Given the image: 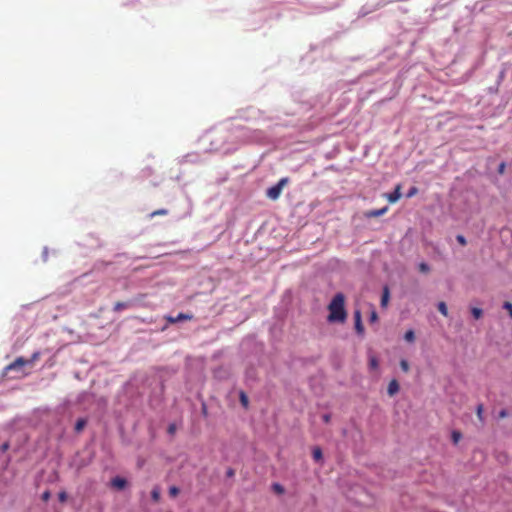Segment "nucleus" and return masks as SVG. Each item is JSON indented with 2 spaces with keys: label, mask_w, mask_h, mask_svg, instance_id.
Wrapping results in <instances>:
<instances>
[{
  "label": "nucleus",
  "mask_w": 512,
  "mask_h": 512,
  "mask_svg": "<svg viewBox=\"0 0 512 512\" xmlns=\"http://www.w3.org/2000/svg\"><path fill=\"white\" fill-rule=\"evenodd\" d=\"M312 455L313 459L317 462L320 461L323 457L322 450L319 447L313 449Z\"/></svg>",
  "instance_id": "12"
},
{
  "label": "nucleus",
  "mask_w": 512,
  "mask_h": 512,
  "mask_svg": "<svg viewBox=\"0 0 512 512\" xmlns=\"http://www.w3.org/2000/svg\"><path fill=\"white\" fill-rule=\"evenodd\" d=\"M354 319H355V329H356L357 333L358 334H363L364 333V327H363V324H362L361 312L359 310H356L354 312Z\"/></svg>",
  "instance_id": "6"
},
{
  "label": "nucleus",
  "mask_w": 512,
  "mask_h": 512,
  "mask_svg": "<svg viewBox=\"0 0 512 512\" xmlns=\"http://www.w3.org/2000/svg\"><path fill=\"white\" fill-rule=\"evenodd\" d=\"M389 299H390L389 287L384 286L383 291H382L381 303H380L382 308H386L388 306Z\"/></svg>",
  "instance_id": "8"
},
{
  "label": "nucleus",
  "mask_w": 512,
  "mask_h": 512,
  "mask_svg": "<svg viewBox=\"0 0 512 512\" xmlns=\"http://www.w3.org/2000/svg\"><path fill=\"white\" fill-rule=\"evenodd\" d=\"M49 498H50V493H49V491L44 492V493H43V495H42V499H43L44 501H47Z\"/></svg>",
  "instance_id": "35"
},
{
  "label": "nucleus",
  "mask_w": 512,
  "mask_h": 512,
  "mask_svg": "<svg viewBox=\"0 0 512 512\" xmlns=\"http://www.w3.org/2000/svg\"><path fill=\"white\" fill-rule=\"evenodd\" d=\"M390 203L397 202L401 197V185H397L392 193L385 194Z\"/></svg>",
  "instance_id": "5"
},
{
  "label": "nucleus",
  "mask_w": 512,
  "mask_h": 512,
  "mask_svg": "<svg viewBox=\"0 0 512 512\" xmlns=\"http://www.w3.org/2000/svg\"><path fill=\"white\" fill-rule=\"evenodd\" d=\"M404 339L407 342H413L415 340V333H414V331L413 330L406 331V333L404 335Z\"/></svg>",
  "instance_id": "16"
},
{
  "label": "nucleus",
  "mask_w": 512,
  "mask_h": 512,
  "mask_svg": "<svg viewBox=\"0 0 512 512\" xmlns=\"http://www.w3.org/2000/svg\"><path fill=\"white\" fill-rule=\"evenodd\" d=\"M240 402L241 404L244 406V407H247L248 406V397L247 395L244 393V392H241L240 393Z\"/></svg>",
  "instance_id": "20"
},
{
  "label": "nucleus",
  "mask_w": 512,
  "mask_h": 512,
  "mask_svg": "<svg viewBox=\"0 0 512 512\" xmlns=\"http://www.w3.org/2000/svg\"><path fill=\"white\" fill-rule=\"evenodd\" d=\"M27 363H28V360H25L23 357H18L17 359H15L14 362L10 363L5 369L7 371L17 370V369L22 368Z\"/></svg>",
  "instance_id": "4"
},
{
  "label": "nucleus",
  "mask_w": 512,
  "mask_h": 512,
  "mask_svg": "<svg viewBox=\"0 0 512 512\" xmlns=\"http://www.w3.org/2000/svg\"><path fill=\"white\" fill-rule=\"evenodd\" d=\"M457 241L459 242L460 245L462 246H465L466 245V239L463 235H457L456 237Z\"/></svg>",
  "instance_id": "27"
},
{
  "label": "nucleus",
  "mask_w": 512,
  "mask_h": 512,
  "mask_svg": "<svg viewBox=\"0 0 512 512\" xmlns=\"http://www.w3.org/2000/svg\"><path fill=\"white\" fill-rule=\"evenodd\" d=\"M345 304V297L342 293H337L332 301L330 302L328 306L329 310V316L328 321L329 322H344L347 313L344 307Z\"/></svg>",
  "instance_id": "1"
},
{
  "label": "nucleus",
  "mask_w": 512,
  "mask_h": 512,
  "mask_svg": "<svg viewBox=\"0 0 512 512\" xmlns=\"http://www.w3.org/2000/svg\"><path fill=\"white\" fill-rule=\"evenodd\" d=\"M127 307H128L127 303H125V302H117V303H115L113 310L115 312H119V311H121L123 309H126Z\"/></svg>",
  "instance_id": "17"
},
{
  "label": "nucleus",
  "mask_w": 512,
  "mask_h": 512,
  "mask_svg": "<svg viewBox=\"0 0 512 512\" xmlns=\"http://www.w3.org/2000/svg\"><path fill=\"white\" fill-rule=\"evenodd\" d=\"M163 214H167V210H165V209H160V210L154 211L153 213H151V216H155V215H163Z\"/></svg>",
  "instance_id": "29"
},
{
  "label": "nucleus",
  "mask_w": 512,
  "mask_h": 512,
  "mask_svg": "<svg viewBox=\"0 0 512 512\" xmlns=\"http://www.w3.org/2000/svg\"><path fill=\"white\" fill-rule=\"evenodd\" d=\"M175 431H176V426H175V424H170V425H169V427H168V432H169L170 434H174V433H175Z\"/></svg>",
  "instance_id": "31"
},
{
  "label": "nucleus",
  "mask_w": 512,
  "mask_h": 512,
  "mask_svg": "<svg viewBox=\"0 0 512 512\" xmlns=\"http://www.w3.org/2000/svg\"><path fill=\"white\" fill-rule=\"evenodd\" d=\"M399 389H400V386H399L398 381L396 379H392L388 384V388H387L388 395L391 397L394 396L395 394H397L399 392Z\"/></svg>",
  "instance_id": "7"
},
{
  "label": "nucleus",
  "mask_w": 512,
  "mask_h": 512,
  "mask_svg": "<svg viewBox=\"0 0 512 512\" xmlns=\"http://www.w3.org/2000/svg\"><path fill=\"white\" fill-rule=\"evenodd\" d=\"M287 183L288 178H281L277 184L267 189L266 196L271 200H277L280 197L282 190L287 185Z\"/></svg>",
  "instance_id": "2"
},
{
  "label": "nucleus",
  "mask_w": 512,
  "mask_h": 512,
  "mask_svg": "<svg viewBox=\"0 0 512 512\" xmlns=\"http://www.w3.org/2000/svg\"><path fill=\"white\" fill-rule=\"evenodd\" d=\"M234 474V471L232 469H230L228 472H227V475L228 476H232Z\"/></svg>",
  "instance_id": "39"
},
{
  "label": "nucleus",
  "mask_w": 512,
  "mask_h": 512,
  "mask_svg": "<svg viewBox=\"0 0 512 512\" xmlns=\"http://www.w3.org/2000/svg\"><path fill=\"white\" fill-rule=\"evenodd\" d=\"M378 320V315L376 313V311H372L371 314H370V322H376Z\"/></svg>",
  "instance_id": "28"
},
{
  "label": "nucleus",
  "mask_w": 512,
  "mask_h": 512,
  "mask_svg": "<svg viewBox=\"0 0 512 512\" xmlns=\"http://www.w3.org/2000/svg\"><path fill=\"white\" fill-rule=\"evenodd\" d=\"M151 496H152V499L154 501H158L159 498H160V491H159V489L158 488L153 489L152 492H151Z\"/></svg>",
  "instance_id": "24"
},
{
  "label": "nucleus",
  "mask_w": 512,
  "mask_h": 512,
  "mask_svg": "<svg viewBox=\"0 0 512 512\" xmlns=\"http://www.w3.org/2000/svg\"><path fill=\"white\" fill-rule=\"evenodd\" d=\"M400 367L404 372H408L410 369L409 363L404 359L400 361Z\"/></svg>",
  "instance_id": "23"
},
{
  "label": "nucleus",
  "mask_w": 512,
  "mask_h": 512,
  "mask_svg": "<svg viewBox=\"0 0 512 512\" xmlns=\"http://www.w3.org/2000/svg\"><path fill=\"white\" fill-rule=\"evenodd\" d=\"M378 360L375 356H371L370 359H369V366L371 369H376L378 368Z\"/></svg>",
  "instance_id": "19"
},
{
  "label": "nucleus",
  "mask_w": 512,
  "mask_h": 512,
  "mask_svg": "<svg viewBox=\"0 0 512 512\" xmlns=\"http://www.w3.org/2000/svg\"><path fill=\"white\" fill-rule=\"evenodd\" d=\"M8 448H9V444H8L7 442H5V443H3V444L1 445V450H2L3 452H5Z\"/></svg>",
  "instance_id": "37"
},
{
  "label": "nucleus",
  "mask_w": 512,
  "mask_h": 512,
  "mask_svg": "<svg viewBox=\"0 0 512 512\" xmlns=\"http://www.w3.org/2000/svg\"><path fill=\"white\" fill-rule=\"evenodd\" d=\"M471 313H472V315H473V317H474L475 319H479V318H481V317H482V315H483V311H482V309H480V308H476V307H474V308H472V309H471Z\"/></svg>",
  "instance_id": "18"
},
{
  "label": "nucleus",
  "mask_w": 512,
  "mask_h": 512,
  "mask_svg": "<svg viewBox=\"0 0 512 512\" xmlns=\"http://www.w3.org/2000/svg\"><path fill=\"white\" fill-rule=\"evenodd\" d=\"M273 489L278 494L284 493V488L278 483L273 484Z\"/></svg>",
  "instance_id": "25"
},
{
  "label": "nucleus",
  "mask_w": 512,
  "mask_h": 512,
  "mask_svg": "<svg viewBox=\"0 0 512 512\" xmlns=\"http://www.w3.org/2000/svg\"><path fill=\"white\" fill-rule=\"evenodd\" d=\"M504 171H505V163H504V162H502V163L499 165V167H498V172H499L500 174H503V173H504Z\"/></svg>",
  "instance_id": "34"
},
{
  "label": "nucleus",
  "mask_w": 512,
  "mask_h": 512,
  "mask_svg": "<svg viewBox=\"0 0 512 512\" xmlns=\"http://www.w3.org/2000/svg\"><path fill=\"white\" fill-rule=\"evenodd\" d=\"M322 418L325 423H328L330 421L331 416L329 414H325L323 415Z\"/></svg>",
  "instance_id": "36"
},
{
  "label": "nucleus",
  "mask_w": 512,
  "mask_h": 512,
  "mask_svg": "<svg viewBox=\"0 0 512 512\" xmlns=\"http://www.w3.org/2000/svg\"><path fill=\"white\" fill-rule=\"evenodd\" d=\"M499 418H506L508 416V412L505 410V409H502L500 412H499Z\"/></svg>",
  "instance_id": "30"
},
{
  "label": "nucleus",
  "mask_w": 512,
  "mask_h": 512,
  "mask_svg": "<svg viewBox=\"0 0 512 512\" xmlns=\"http://www.w3.org/2000/svg\"><path fill=\"white\" fill-rule=\"evenodd\" d=\"M419 271L422 273H428L430 271V267L428 266V264L422 262L419 264Z\"/></svg>",
  "instance_id": "22"
},
{
  "label": "nucleus",
  "mask_w": 512,
  "mask_h": 512,
  "mask_svg": "<svg viewBox=\"0 0 512 512\" xmlns=\"http://www.w3.org/2000/svg\"><path fill=\"white\" fill-rule=\"evenodd\" d=\"M483 412H484V406H483V404H479V405H477V408H476V414H477L478 419H479L481 422H483V421H484Z\"/></svg>",
  "instance_id": "14"
},
{
  "label": "nucleus",
  "mask_w": 512,
  "mask_h": 512,
  "mask_svg": "<svg viewBox=\"0 0 512 512\" xmlns=\"http://www.w3.org/2000/svg\"><path fill=\"white\" fill-rule=\"evenodd\" d=\"M416 192H417V189H416L415 187H413V188L409 191V193H408V197L413 196Z\"/></svg>",
  "instance_id": "38"
},
{
  "label": "nucleus",
  "mask_w": 512,
  "mask_h": 512,
  "mask_svg": "<svg viewBox=\"0 0 512 512\" xmlns=\"http://www.w3.org/2000/svg\"><path fill=\"white\" fill-rule=\"evenodd\" d=\"M39 355H40V353H39V352H35V353L32 355L31 360H29V361H28V363H32V362H34L36 359H38V358H39Z\"/></svg>",
  "instance_id": "32"
},
{
  "label": "nucleus",
  "mask_w": 512,
  "mask_h": 512,
  "mask_svg": "<svg viewBox=\"0 0 512 512\" xmlns=\"http://www.w3.org/2000/svg\"><path fill=\"white\" fill-rule=\"evenodd\" d=\"M112 486L121 490L123 488H125L126 486V480L124 478H121V477H115L112 479Z\"/></svg>",
  "instance_id": "10"
},
{
  "label": "nucleus",
  "mask_w": 512,
  "mask_h": 512,
  "mask_svg": "<svg viewBox=\"0 0 512 512\" xmlns=\"http://www.w3.org/2000/svg\"><path fill=\"white\" fill-rule=\"evenodd\" d=\"M503 308L508 311L510 318H512V303L509 301L504 302Z\"/></svg>",
  "instance_id": "21"
},
{
  "label": "nucleus",
  "mask_w": 512,
  "mask_h": 512,
  "mask_svg": "<svg viewBox=\"0 0 512 512\" xmlns=\"http://www.w3.org/2000/svg\"><path fill=\"white\" fill-rule=\"evenodd\" d=\"M66 499H67V495H66V493H65V492H61V493H59V500H60L61 502H64Z\"/></svg>",
  "instance_id": "33"
},
{
  "label": "nucleus",
  "mask_w": 512,
  "mask_h": 512,
  "mask_svg": "<svg viewBox=\"0 0 512 512\" xmlns=\"http://www.w3.org/2000/svg\"><path fill=\"white\" fill-rule=\"evenodd\" d=\"M192 318H193L192 314H186V313H179L176 317H173V316L165 317L167 322H169L170 324H175L179 321L191 320Z\"/></svg>",
  "instance_id": "3"
},
{
  "label": "nucleus",
  "mask_w": 512,
  "mask_h": 512,
  "mask_svg": "<svg viewBox=\"0 0 512 512\" xmlns=\"http://www.w3.org/2000/svg\"><path fill=\"white\" fill-rule=\"evenodd\" d=\"M86 423L87 422H86L85 419H83V418L78 419L76 424H75V431L77 433L81 432L85 428Z\"/></svg>",
  "instance_id": "11"
},
{
  "label": "nucleus",
  "mask_w": 512,
  "mask_h": 512,
  "mask_svg": "<svg viewBox=\"0 0 512 512\" xmlns=\"http://www.w3.org/2000/svg\"><path fill=\"white\" fill-rule=\"evenodd\" d=\"M438 311L445 317L448 316V309L445 302H439L438 303Z\"/></svg>",
  "instance_id": "13"
},
{
  "label": "nucleus",
  "mask_w": 512,
  "mask_h": 512,
  "mask_svg": "<svg viewBox=\"0 0 512 512\" xmlns=\"http://www.w3.org/2000/svg\"><path fill=\"white\" fill-rule=\"evenodd\" d=\"M169 494L172 496V497H175L179 494V489L175 486H172L170 487L169 489Z\"/></svg>",
  "instance_id": "26"
},
{
  "label": "nucleus",
  "mask_w": 512,
  "mask_h": 512,
  "mask_svg": "<svg viewBox=\"0 0 512 512\" xmlns=\"http://www.w3.org/2000/svg\"><path fill=\"white\" fill-rule=\"evenodd\" d=\"M387 210H388V207H384L381 209H375V210H368V211L364 212V215L367 218L377 217V216H381L384 213H386Z\"/></svg>",
  "instance_id": "9"
},
{
  "label": "nucleus",
  "mask_w": 512,
  "mask_h": 512,
  "mask_svg": "<svg viewBox=\"0 0 512 512\" xmlns=\"http://www.w3.org/2000/svg\"><path fill=\"white\" fill-rule=\"evenodd\" d=\"M451 438H452V441L454 444H458V442L462 438V434H461V432L454 430L451 434Z\"/></svg>",
  "instance_id": "15"
}]
</instances>
